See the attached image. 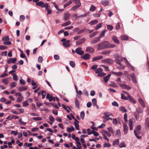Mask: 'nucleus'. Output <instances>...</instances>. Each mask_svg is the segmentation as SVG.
<instances>
[{"instance_id": "obj_4", "label": "nucleus", "mask_w": 149, "mask_h": 149, "mask_svg": "<svg viewBox=\"0 0 149 149\" xmlns=\"http://www.w3.org/2000/svg\"><path fill=\"white\" fill-rule=\"evenodd\" d=\"M61 41L63 42V44L65 47H68L70 45V40H66L65 39L63 38L61 40Z\"/></svg>"}, {"instance_id": "obj_63", "label": "nucleus", "mask_w": 149, "mask_h": 149, "mask_svg": "<svg viewBox=\"0 0 149 149\" xmlns=\"http://www.w3.org/2000/svg\"><path fill=\"white\" fill-rule=\"evenodd\" d=\"M93 132L92 134H93L94 136H97L99 135V134L98 132L95 131L94 130H93Z\"/></svg>"}, {"instance_id": "obj_46", "label": "nucleus", "mask_w": 149, "mask_h": 149, "mask_svg": "<svg viewBox=\"0 0 149 149\" xmlns=\"http://www.w3.org/2000/svg\"><path fill=\"white\" fill-rule=\"evenodd\" d=\"M107 28L108 30L110 31H111L113 28V26L110 25H107Z\"/></svg>"}, {"instance_id": "obj_60", "label": "nucleus", "mask_w": 149, "mask_h": 149, "mask_svg": "<svg viewBox=\"0 0 149 149\" xmlns=\"http://www.w3.org/2000/svg\"><path fill=\"white\" fill-rule=\"evenodd\" d=\"M3 44L4 45H10L11 44V42L8 41L3 42Z\"/></svg>"}, {"instance_id": "obj_28", "label": "nucleus", "mask_w": 149, "mask_h": 149, "mask_svg": "<svg viewBox=\"0 0 149 149\" xmlns=\"http://www.w3.org/2000/svg\"><path fill=\"white\" fill-rule=\"evenodd\" d=\"M2 82L4 84L7 85L9 83L8 78H5L3 79L2 80Z\"/></svg>"}, {"instance_id": "obj_2", "label": "nucleus", "mask_w": 149, "mask_h": 149, "mask_svg": "<svg viewBox=\"0 0 149 149\" xmlns=\"http://www.w3.org/2000/svg\"><path fill=\"white\" fill-rule=\"evenodd\" d=\"M141 129V125H139L137 126L136 130H134V134L136 137L138 139H140L141 138V136H139L137 135L138 134H139L140 133V130Z\"/></svg>"}, {"instance_id": "obj_45", "label": "nucleus", "mask_w": 149, "mask_h": 149, "mask_svg": "<svg viewBox=\"0 0 149 149\" xmlns=\"http://www.w3.org/2000/svg\"><path fill=\"white\" fill-rule=\"evenodd\" d=\"M65 19H68L70 17V14L68 13H66L64 14Z\"/></svg>"}, {"instance_id": "obj_10", "label": "nucleus", "mask_w": 149, "mask_h": 149, "mask_svg": "<svg viewBox=\"0 0 149 149\" xmlns=\"http://www.w3.org/2000/svg\"><path fill=\"white\" fill-rule=\"evenodd\" d=\"M17 61L16 58H9L7 60V62L8 64H10L11 63H15Z\"/></svg>"}, {"instance_id": "obj_6", "label": "nucleus", "mask_w": 149, "mask_h": 149, "mask_svg": "<svg viewBox=\"0 0 149 149\" xmlns=\"http://www.w3.org/2000/svg\"><path fill=\"white\" fill-rule=\"evenodd\" d=\"M48 4L47 3H44L42 1H39L36 3V5L37 6H38L42 8L46 7V6Z\"/></svg>"}, {"instance_id": "obj_52", "label": "nucleus", "mask_w": 149, "mask_h": 149, "mask_svg": "<svg viewBox=\"0 0 149 149\" xmlns=\"http://www.w3.org/2000/svg\"><path fill=\"white\" fill-rule=\"evenodd\" d=\"M46 94V92L45 91H42V99H43L45 97Z\"/></svg>"}, {"instance_id": "obj_16", "label": "nucleus", "mask_w": 149, "mask_h": 149, "mask_svg": "<svg viewBox=\"0 0 149 149\" xmlns=\"http://www.w3.org/2000/svg\"><path fill=\"white\" fill-rule=\"evenodd\" d=\"M86 50L87 52L90 53H93L94 51V49L90 47H88L86 48Z\"/></svg>"}, {"instance_id": "obj_32", "label": "nucleus", "mask_w": 149, "mask_h": 149, "mask_svg": "<svg viewBox=\"0 0 149 149\" xmlns=\"http://www.w3.org/2000/svg\"><path fill=\"white\" fill-rule=\"evenodd\" d=\"M72 2H74L75 4L77 5H80V6L81 5V3L80 2V0H72Z\"/></svg>"}, {"instance_id": "obj_7", "label": "nucleus", "mask_w": 149, "mask_h": 149, "mask_svg": "<svg viewBox=\"0 0 149 149\" xmlns=\"http://www.w3.org/2000/svg\"><path fill=\"white\" fill-rule=\"evenodd\" d=\"M118 84L120 85V87L127 90H129L131 88V87L129 85L125 84H121L120 83H119Z\"/></svg>"}, {"instance_id": "obj_33", "label": "nucleus", "mask_w": 149, "mask_h": 149, "mask_svg": "<svg viewBox=\"0 0 149 149\" xmlns=\"http://www.w3.org/2000/svg\"><path fill=\"white\" fill-rule=\"evenodd\" d=\"M139 101L143 107H145V105L144 104V102L142 99L140 98L139 99Z\"/></svg>"}, {"instance_id": "obj_22", "label": "nucleus", "mask_w": 149, "mask_h": 149, "mask_svg": "<svg viewBox=\"0 0 149 149\" xmlns=\"http://www.w3.org/2000/svg\"><path fill=\"white\" fill-rule=\"evenodd\" d=\"M112 39L113 41L116 43L117 44L119 43V41L118 40L117 37L116 36H114L112 37Z\"/></svg>"}, {"instance_id": "obj_30", "label": "nucleus", "mask_w": 149, "mask_h": 149, "mask_svg": "<svg viewBox=\"0 0 149 149\" xmlns=\"http://www.w3.org/2000/svg\"><path fill=\"white\" fill-rule=\"evenodd\" d=\"M75 104L76 106V107L78 108H79V101L77 99H76L75 100Z\"/></svg>"}, {"instance_id": "obj_44", "label": "nucleus", "mask_w": 149, "mask_h": 149, "mask_svg": "<svg viewBox=\"0 0 149 149\" xmlns=\"http://www.w3.org/2000/svg\"><path fill=\"white\" fill-rule=\"evenodd\" d=\"M111 145L107 143H105L104 144L103 146L104 147H109L111 146Z\"/></svg>"}, {"instance_id": "obj_34", "label": "nucleus", "mask_w": 149, "mask_h": 149, "mask_svg": "<svg viewBox=\"0 0 149 149\" xmlns=\"http://www.w3.org/2000/svg\"><path fill=\"white\" fill-rule=\"evenodd\" d=\"M74 128L73 126H71V127H68L67 128V131L69 132H70L72 131H74Z\"/></svg>"}, {"instance_id": "obj_21", "label": "nucleus", "mask_w": 149, "mask_h": 149, "mask_svg": "<svg viewBox=\"0 0 149 149\" xmlns=\"http://www.w3.org/2000/svg\"><path fill=\"white\" fill-rule=\"evenodd\" d=\"M128 130V127L126 123H124V131L125 134H126L127 133Z\"/></svg>"}, {"instance_id": "obj_17", "label": "nucleus", "mask_w": 149, "mask_h": 149, "mask_svg": "<svg viewBox=\"0 0 149 149\" xmlns=\"http://www.w3.org/2000/svg\"><path fill=\"white\" fill-rule=\"evenodd\" d=\"M111 73L112 74L117 77L121 76L123 74V73L121 72H112Z\"/></svg>"}, {"instance_id": "obj_58", "label": "nucleus", "mask_w": 149, "mask_h": 149, "mask_svg": "<svg viewBox=\"0 0 149 149\" xmlns=\"http://www.w3.org/2000/svg\"><path fill=\"white\" fill-rule=\"evenodd\" d=\"M106 74L104 72H101L97 75V76L102 77L105 76Z\"/></svg>"}, {"instance_id": "obj_18", "label": "nucleus", "mask_w": 149, "mask_h": 149, "mask_svg": "<svg viewBox=\"0 0 149 149\" xmlns=\"http://www.w3.org/2000/svg\"><path fill=\"white\" fill-rule=\"evenodd\" d=\"M130 76L132 78V80L133 82L135 84L137 83V81L136 80V77L134 74L133 73L131 74Z\"/></svg>"}, {"instance_id": "obj_13", "label": "nucleus", "mask_w": 149, "mask_h": 149, "mask_svg": "<svg viewBox=\"0 0 149 149\" xmlns=\"http://www.w3.org/2000/svg\"><path fill=\"white\" fill-rule=\"evenodd\" d=\"M133 122V120L131 119L129 120V126L130 127V130H133L132 123Z\"/></svg>"}, {"instance_id": "obj_31", "label": "nucleus", "mask_w": 149, "mask_h": 149, "mask_svg": "<svg viewBox=\"0 0 149 149\" xmlns=\"http://www.w3.org/2000/svg\"><path fill=\"white\" fill-rule=\"evenodd\" d=\"M107 31V30H105L103 31L100 34L99 37V38H100H100L104 36L105 33Z\"/></svg>"}, {"instance_id": "obj_62", "label": "nucleus", "mask_w": 149, "mask_h": 149, "mask_svg": "<svg viewBox=\"0 0 149 149\" xmlns=\"http://www.w3.org/2000/svg\"><path fill=\"white\" fill-rule=\"evenodd\" d=\"M97 33V32H94L91 34H90L89 35V37L90 38H91L95 36Z\"/></svg>"}, {"instance_id": "obj_5", "label": "nucleus", "mask_w": 149, "mask_h": 149, "mask_svg": "<svg viewBox=\"0 0 149 149\" xmlns=\"http://www.w3.org/2000/svg\"><path fill=\"white\" fill-rule=\"evenodd\" d=\"M102 62L108 64H112L113 63V60L109 58H106L102 61Z\"/></svg>"}, {"instance_id": "obj_41", "label": "nucleus", "mask_w": 149, "mask_h": 149, "mask_svg": "<svg viewBox=\"0 0 149 149\" xmlns=\"http://www.w3.org/2000/svg\"><path fill=\"white\" fill-rule=\"evenodd\" d=\"M119 147L122 148L123 147H125L126 146L124 142H123L120 144L119 145Z\"/></svg>"}, {"instance_id": "obj_25", "label": "nucleus", "mask_w": 149, "mask_h": 149, "mask_svg": "<svg viewBox=\"0 0 149 149\" xmlns=\"http://www.w3.org/2000/svg\"><path fill=\"white\" fill-rule=\"evenodd\" d=\"M111 75V74H108L104 78V81L105 82H107L108 81Z\"/></svg>"}, {"instance_id": "obj_26", "label": "nucleus", "mask_w": 149, "mask_h": 149, "mask_svg": "<svg viewBox=\"0 0 149 149\" xmlns=\"http://www.w3.org/2000/svg\"><path fill=\"white\" fill-rule=\"evenodd\" d=\"M27 89V86H25L20 87L19 88L18 90L20 91H24L26 90Z\"/></svg>"}, {"instance_id": "obj_53", "label": "nucleus", "mask_w": 149, "mask_h": 149, "mask_svg": "<svg viewBox=\"0 0 149 149\" xmlns=\"http://www.w3.org/2000/svg\"><path fill=\"white\" fill-rule=\"evenodd\" d=\"M75 141H76V143L77 145L79 146L81 145V143L79 141V139L78 138H76V139H75Z\"/></svg>"}, {"instance_id": "obj_8", "label": "nucleus", "mask_w": 149, "mask_h": 149, "mask_svg": "<svg viewBox=\"0 0 149 149\" xmlns=\"http://www.w3.org/2000/svg\"><path fill=\"white\" fill-rule=\"evenodd\" d=\"M81 48L79 47L76 49L75 52H76L77 54L81 55L83 54L84 53V51L81 50Z\"/></svg>"}, {"instance_id": "obj_49", "label": "nucleus", "mask_w": 149, "mask_h": 149, "mask_svg": "<svg viewBox=\"0 0 149 149\" xmlns=\"http://www.w3.org/2000/svg\"><path fill=\"white\" fill-rule=\"evenodd\" d=\"M33 119L35 120H41L42 118L40 117H36L33 118Z\"/></svg>"}, {"instance_id": "obj_1", "label": "nucleus", "mask_w": 149, "mask_h": 149, "mask_svg": "<svg viewBox=\"0 0 149 149\" xmlns=\"http://www.w3.org/2000/svg\"><path fill=\"white\" fill-rule=\"evenodd\" d=\"M114 44H110L108 41H104L95 45L97 50L103 49L107 48H112L115 47Z\"/></svg>"}, {"instance_id": "obj_35", "label": "nucleus", "mask_w": 149, "mask_h": 149, "mask_svg": "<svg viewBox=\"0 0 149 149\" xmlns=\"http://www.w3.org/2000/svg\"><path fill=\"white\" fill-rule=\"evenodd\" d=\"M9 40V37L8 36H6L2 38V40L3 41H8Z\"/></svg>"}, {"instance_id": "obj_12", "label": "nucleus", "mask_w": 149, "mask_h": 149, "mask_svg": "<svg viewBox=\"0 0 149 149\" xmlns=\"http://www.w3.org/2000/svg\"><path fill=\"white\" fill-rule=\"evenodd\" d=\"M45 10L47 11V15H48L51 14L52 13V11L50 9V6H49L48 4L46 6V7H45Z\"/></svg>"}, {"instance_id": "obj_3", "label": "nucleus", "mask_w": 149, "mask_h": 149, "mask_svg": "<svg viewBox=\"0 0 149 149\" xmlns=\"http://www.w3.org/2000/svg\"><path fill=\"white\" fill-rule=\"evenodd\" d=\"M136 112L134 113V116L137 120H138L139 118V113H141L143 112V110L140 108L136 109Z\"/></svg>"}, {"instance_id": "obj_14", "label": "nucleus", "mask_w": 149, "mask_h": 149, "mask_svg": "<svg viewBox=\"0 0 149 149\" xmlns=\"http://www.w3.org/2000/svg\"><path fill=\"white\" fill-rule=\"evenodd\" d=\"M145 127L146 128L149 129V118H146L145 119Z\"/></svg>"}, {"instance_id": "obj_48", "label": "nucleus", "mask_w": 149, "mask_h": 149, "mask_svg": "<svg viewBox=\"0 0 149 149\" xmlns=\"http://www.w3.org/2000/svg\"><path fill=\"white\" fill-rule=\"evenodd\" d=\"M119 142V140L118 139H116L113 142V145H118Z\"/></svg>"}, {"instance_id": "obj_54", "label": "nucleus", "mask_w": 149, "mask_h": 149, "mask_svg": "<svg viewBox=\"0 0 149 149\" xmlns=\"http://www.w3.org/2000/svg\"><path fill=\"white\" fill-rule=\"evenodd\" d=\"M107 130H108L110 133H111L113 134L114 133V131H113L112 128L111 127H108L107 128Z\"/></svg>"}, {"instance_id": "obj_29", "label": "nucleus", "mask_w": 149, "mask_h": 149, "mask_svg": "<svg viewBox=\"0 0 149 149\" xmlns=\"http://www.w3.org/2000/svg\"><path fill=\"white\" fill-rule=\"evenodd\" d=\"M119 109L120 111L123 113L126 112L127 111V110L124 107H119Z\"/></svg>"}, {"instance_id": "obj_51", "label": "nucleus", "mask_w": 149, "mask_h": 149, "mask_svg": "<svg viewBox=\"0 0 149 149\" xmlns=\"http://www.w3.org/2000/svg\"><path fill=\"white\" fill-rule=\"evenodd\" d=\"M12 75H13V79L14 80L17 81L18 79V76L15 74H12Z\"/></svg>"}, {"instance_id": "obj_37", "label": "nucleus", "mask_w": 149, "mask_h": 149, "mask_svg": "<svg viewBox=\"0 0 149 149\" xmlns=\"http://www.w3.org/2000/svg\"><path fill=\"white\" fill-rule=\"evenodd\" d=\"M92 105L93 106H95L97 105V100L95 98H94L92 100Z\"/></svg>"}, {"instance_id": "obj_15", "label": "nucleus", "mask_w": 149, "mask_h": 149, "mask_svg": "<svg viewBox=\"0 0 149 149\" xmlns=\"http://www.w3.org/2000/svg\"><path fill=\"white\" fill-rule=\"evenodd\" d=\"M102 134L103 135H107L109 137L111 136V134L108 131L105 130H102Z\"/></svg>"}, {"instance_id": "obj_36", "label": "nucleus", "mask_w": 149, "mask_h": 149, "mask_svg": "<svg viewBox=\"0 0 149 149\" xmlns=\"http://www.w3.org/2000/svg\"><path fill=\"white\" fill-rule=\"evenodd\" d=\"M103 70V69L101 68H98L95 70V72L96 73L98 74L102 72Z\"/></svg>"}, {"instance_id": "obj_40", "label": "nucleus", "mask_w": 149, "mask_h": 149, "mask_svg": "<svg viewBox=\"0 0 149 149\" xmlns=\"http://www.w3.org/2000/svg\"><path fill=\"white\" fill-rule=\"evenodd\" d=\"M89 14V13H86L84 14L78 16V17L79 18H84L88 15Z\"/></svg>"}, {"instance_id": "obj_19", "label": "nucleus", "mask_w": 149, "mask_h": 149, "mask_svg": "<svg viewBox=\"0 0 149 149\" xmlns=\"http://www.w3.org/2000/svg\"><path fill=\"white\" fill-rule=\"evenodd\" d=\"M101 3L105 6H107L109 4V1L107 0H105L101 1Z\"/></svg>"}, {"instance_id": "obj_24", "label": "nucleus", "mask_w": 149, "mask_h": 149, "mask_svg": "<svg viewBox=\"0 0 149 149\" xmlns=\"http://www.w3.org/2000/svg\"><path fill=\"white\" fill-rule=\"evenodd\" d=\"M72 3V0H70L66 3L63 5V6L64 8H65L66 7L69 6V5L71 4Z\"/></svg>"}, {"instance_id": "obj_23", "label": "nucleus", "mask_w": 149, "mask_h": 149, "mask_svg": "<svg viewBox=\"0 0 149 149\" xmlns=\"http://www.w3.org/2000/svg\"><path fill=\"white\" fill-rule=\"evenodd\" d=\"M109 85L110 86L113 87H117L118 86L116 84L113 82L110 81L109 82Z\"/></svg>"}, {"instance_id": "obj_42", "label": "nucleus", "mask_w": 149, "mask_h": 149, "mask_svg": "<svg viewBox=\"0 0 149 149\" xmlns=\"http://www.w3.org/2000/svg\"><path fill=\"white\" fill-rule=\"evenodd\" d=\"M97 22H98V21H97V20H93L91 22L89 23V24L91 25H93V24H95L97 23Z\"/></svg>"}, {"instance_id": "obj_11", "label": "nucleus", "mask_w": 149, "mask_h": 149, "mask_svg": "<svg viewBox=\"0 0 149 149\" xmlns=\"http://www.w3.org/2000/svg\"><path fill=\"white\" fill-rule=\"evenodd\" d=\"M86 40L84 38H81L76 42V45H81L84 43Z\"/></svg>"}, {"instance_id": "obj_38", "label": "nucleus", "mask_w": 149, "mask_h": 149, "mask_svg": "<svg viewBox=\"0 0 149 149\" xmlns=\"http://www.w3.org/2000/svg\"><path fill=\"white\" fill-rule=\"evenodd\" d=\"M121 39L122 40H127L128 38L127 36L125 35H122L121 37Z\"/></svg>"}, {"instance_id": "obj_39", "label": "nucleus", "mask_w": 149, "mask_h": 149, "mask_svg": "<svg viewBox=\"0 0 149 149\" xmlns=\"http://www.w3.org/2000/svg\"><path fill=\"white\" fill-rule=\"evenodd\" d=\"M71 23V22L70 21H68L67 22H65L63 23L62 25V26H66L68 25H69Z\"/></svg>"}, {"instance_id": "obj_55", "label": "nucleus", "mask_w": 149, "mask_h": 149, "mask_svg": "<svg viewBox=\"0 0 149 149\" xmlns=\"http://www.w3.org/2000/svg\"><path fill=\"white\" fill-rule=\"evenodd\" d=\"M70 65L72 68H74L75 66V63L73 61H71L70 62Z\"/></svg>"}, {"instance_id": "obj_61", "label": "nucleus", "mask_w": 149, "mask_h": 149, "mask_svg": "<svg viewBox=\"0 0 149 149\" xmlns=\"http://www.w3.org/2000/svg\"><path fill=\"white\" fill-rule=\"evenodd\" d=\"M20 97H18L17 99V101L18 102H21L22 100L23 97L21 95V96H19Z\"/></svg>"}, {"instance_id": "obj_59", "label": "nucleus", "mask_w": 149, "mask_h": 149, "mask_svg": "<svg viewBox=\"0 0 149 149\" xmlns=\"http://www.w3.org/2000/svg\"><path fill=\"white\" fill-rule=\"evenodd\" d=\"M122 92L125 94H126L127 95V97L129 99H130V98H131V97L130 96V95H129V94L127 93L126 91H122Z\"/></svg>"}, {"instance_id": "obj_20", "label": "nucleus", "mask_w": 149, "mask_h": 149, "mask_svg": "<svg viewBox=\"0 0 149 149\" xmlns=\"http://www.w3.org/2000/svg\"><path fill=\"white\" fill-rule=\"evenodd\" d=\"M90 56V55L89 54H86L83 56V58L85 60H88L89 59Z\"/></svg>"}, {"instance_id": "obj_57", "label": "nucleus", "mask_w": 149, "mask_h": 149, "mask_svg": "<svg viewBox=\"0 0 149 149\" xmlns=\"http://www.w3.org/2000/svg\"><path fill=\"white\" fill-rule=\"evenodd\" d=\"M102 26V24L100 23L97 24L95 27L96 30H97L100 28H101Z\"/></svg>"}, {"instance_id": "obj_64", "label": "nucleus", "mask_w": 149, "mask_h": 149, "mask_svg": "<svg viewBox=\"0 0 149 149\" xmlns=\"http://www.w3.org/2000/svg\"><path fill=\"white\" fill-rule=\"evenodd\" d=\"M112 105L113 106H116L117 107H118L119 106L118 104L116 101H114L112 103Z\"/></svg>"}, {"instance_id": "obj_50", "label": "nucleus", "mask_w": 149, "mask_h": 149, "mask_svg": "<svg viewBox=\"0 0 149 149\" xmlns=\"http://www.w3.org/2000/svg\"><path fill=\"white\" fill-rule=\"evenodd\" d=\"M104 116H103V117H108V116L112 115L111 114L107 112L104 113Z\"/></svg>"}, {"instance_id": "obj_56", "label": "nucleus", "mask_w": 149, "mask_h": 149, "mask_svg": "<svg viewBox=\"0 0 149 149\" xmlns=\"http://www.w3.org/2000/svg\"><path fill=\"white\" fill-rule=\"evenodd\" d=\"M96 7L93 5H92L90 9V10L91 11H94L96 9Z\"/></svg>"}, {"instance_id": "obj_9", "label": "nucleus", "mask_w": 149, "mask_h": 149, "mask_svg": "<svg viewBox=\"0 0 149 149\" xmlns=\"http://www.w3.org/2000/svg\"><path fill=\"white\" fill-rule=\"evenodd\" d=\"M100 38H99L98 37L95 38L93 39L91 41L90 44H93L99 42L100 41Z\"/></svg>"}, {"instance_id": "obj_27", "label": "nucleus", "mask_w": 149, "mask_h": 149, "mask_svg": "<svg viewBox=\"0 0 149 149\" xmlns=\"http://www.w3.org/2000/svg\"><path fill=\"white\" fill-rule=\"evenodd\" d=\"M80 6V5H76L73 6L70 9L71 10L75 11L77 8H79Z\"/></svg>"}, {"instance_id": "obj_43", "label": "nucleus", "mask_w": 149, "mask_h": 149, "mask_svg": "<svg viewBox=\"0 0 149 149\" xmlns=\"http://www.w3.org/2000/svg\"><path fill=\"white\" fill-rule=\"evenodd\" d=\"M110 52V51L107 50L102 52V54L104 55H107L109 54Z\"/></svg>"}, {"instance_id": "obj_47", "label": "nucleus", "mask_w": 149, "mask_h": 149, "mask_svg": "<svg viewBox=\"0 0 149 149\" xmlns=\"http://www.w3.org/2000/svg\"><path fill=\"white\" fill-rule=\"evenodd\" d=\"M85 116V113L84 111H81L80 113V117L82 119H84Z\"/></svg>"}]
</instances>
